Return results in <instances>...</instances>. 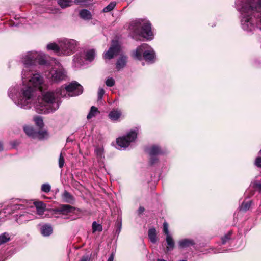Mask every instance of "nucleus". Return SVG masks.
<instances>
[{
  "label": "nucleus",
  "mask_w": 261,
  "mask_h": 261,
  "mask_svg": "<svg viewBox=\"0 0 261 261\" xmlns=\"http://www.w3.org/2000/svg\"><path fill=\"white\" fill-rule=\"evenodd\" d=\"M21 61L24 65L22 71L23 84L10 88L9 97L17 106L24 109H29L34 104L39 113L47 114L57 110L59 103L55 93L45 92L47 86L43 83V77L38 73H32L36 63L45 64V55L41 51H29L22 56Z\"/></svg>",
  "instance_id": "f257e3e1"
},
{
  "label": "nucleus",
  "mask_w": 261,
  "mask_h": 261,
  "mask_svg": "<svg viewBox=\"0 0 261 261\" xmlns=\"http://www.w3.org/2000/svg\"><path fill=\"white\" fill-rule=\"evenodd\" d=\"M236 6L242 15L241 22L242 28L244 30H251L253 25L249 21L250 18H248V14L254 10L257 11L261 8V0H236Z\"/></svg>",
  "instance_id": "f03ea898"
},
{
  "label": "nucleus",
  "mask_w": 261,
  "mask_h": 261,
  "mask_svg": "<svg viewBox=\"0 0 261 261\" xmlns=\"http://www.w3.org/2000/svg\"><path fill=\"white\" fill-rule=\"evenodd\" d=\"M129 29L134 34L133 38L139 39L138 37H142L147 40L153 39L150 23L146 20L136 19L130 23Z\"/></svg>",
  "instance_id": "7ed1b4c3"
},
{
  "label": "nucleus",
  "mask_w": 261,
  "mask_h": 261,
  "mask_svg": "<svg viewBox=\"0 0 261 261\" xmlns=\"http://www.w3.org/2000/svg\"><path fill=\"white\" fill-rule=\"evenodd\" d=\"M142 54L143 55L144 59L148 62H153L155 58V53L153 49L148 44L144 43L139 46L134 53V57L141 59Z\"/></svg>",
  "instance_id": "20e7f679"
},
{
  "label": "nucleus",
  "mask_w": 261,
  "mask_h": 261,
  "mask_svg": "<svg viewBox=\"0 0 261 261\" xmlns=\"http://www.w3.org/2000/svg\"><path fill=\"white\" fill-rule=\"evenodd\" d=\"M62 56H70L76 50L79 45V42L74 39L64 38L59 41Z\"/></svg>",
  "instance_id": "39448f33"
},
{
  "label": "nucleus",
  "mask_w": 261,
  "mask_h": 261,
  "mask_svg": "<svg viewBox=\"0 0 261 261\" xmlns=\"http://www.w3.org/2000/svg\"><path fill=\"white\" fill-rule=\"evenodd\" d=\"M65 92L68 93V95L69 96H78L82 93L83 87L77 82H74L67 86L65 87V89H62L58 91V92L56 93H55V94L56 95L57 97V100L59 104V103L58 100V96L60 95L61 96H65L66 95L63 93H65Z\"/></svg>",
  "instance_id": "423d86ee"
},
{
  "label": "nucleus",
  "mask_w": 261,
  "mask_h": 261,
  "mask_svg": "<svg viewBox=\"0 0 261 261\" xmlns=\"http://www.w3.org/2000/svg\"><path fill=\"white\" fill-rule=\"evenodd\" d=\"M46 75L48 79L54 82L64 80L66 77V72L59 62L56 63L55 66L46 74Z\"/></svg>",
  "instance_id": "0eeeda50"
},
{
  "label": "nucleus",
  "mask_w": 261,
  "mask_h": 261,
  "mask_svg": "<svg viewBox=\"0 0 261 261\" xmlns=\"http://www.w3.org/2000/svg\"><path fill=\"white\" fill-rule=\"evenodd\" d=\"M137 133L135 130L130 131L127 134L117 139V144L119 146L118 149L126 148L131 142L137 138Z\"/></svg>",
  "instance_id": "6e6552de"
},
{
  "label": "nucleus",
  "mask_w": 261,
  "mask_h": 261,
  "mask_svg": "<svg viewBox=\"0 0 261 261\" xmlns=\"http://www.w3.org/2000/svg\"><path fill=\"white\" fill-rule=\"evenodd\" d=\"M120 50V46L117 41H113L111 47L104 54V58L107 59H111L114 56L117 55Z\"/></svg>",
  "instance_id": "1a4fd4ad"
},
{
  "label": "nucleus",
  "mask_w": 261,
  "mask_h": 261,
  "mask_svg": "<svg viewBox=\"0 0 261 261\" xmlns=\"http://www.w3.org/2000/svg\"><path fill=\"white\" fill-rule=\"evenodd\" d=\"M146 151L149 154L150 156V162L151 164H153L157 161L156 155L162 153L161 148L156 145H153L146 149Z\"/></svg>",
  "instance_id": "9d476101"
},
{
  "label": "nucleus",
  "mask_w": 261,
  "mask_h": 261,
  "mask_svg": "<svg viewBox=\"0 0 261 261\" xmlns=\"http://www.w3.org/2000/svg\"><path fill=\"white\" fill-rule=\"evenodd\" d=\"M74 210V207L70 205L64 204L58 208L55 209L54 211L55 215H67L69 213L73 212Z\"/></svg>",
  "instance_id": "9b49d317"
},
{
  "label": "nucleus",
  "mask_w": 261,
  "mask_h": 261,
  "mask_svg": "<svg viewBox=\"0 0 261 261\" xmlns=\"http://www.w3.org/2000/svg\"><path fill=\"white\" fill-rule=\"evenodd\" d=\"M261 9V7L258 9L257 11L254 10H253L252 13H249L248 14V18H250L249 22H251L252 23V25H253V28L252 27V29L251 30H247V31H252L253 30L255 29V28H259L260 30H261V16L259 18H253L252 17V15L254 13L255 11L258 12L259 10Z\"/></svg>",
  "instance_id": "f8f14e48"
},
{
  "label": "nucleus",
  "mask_w": 261,
  "mask_h": 261,
  "mask_svg": "<svg viewBox=\"0 0 261 261\" xmlns=\"http://www.w3.org/2000/svg\"><path fill=\"white\" fill-rule=\"evenodd\" d=\"M195 244V241L191 239H182L178 242V245L180 249L188 248Z\"/></svg>",
  "instance_id": "ddd939ff"
},
{
  "label": "nucleus",
  "mask_w": 261,
  "mask_h": 261,
  "mask_svg": "<svg viewBox=\"0 0 261 261\" xmlns=\"http://www.w3.org/2000/svg\"><path fill=\"white\" fill-rule=\"evenodd\" d=\"M34 216L30 214L28 212H24L23 214H20L18 218H16V221L18 223L21 224L28 221L34 219Z\"/></svg>",
  "instance_id": "4468645a"
},
{
  "label": "nucleus",
  "mask_w": 261,
  "mask_h": 261,
  "mask_svg": "<svg viewBox=\"0 0 261 261\" xmlns=\"http://www.w3.org/2000/svg\"><path fill=\"white\" fill-rule=\"evenodd\" d=\"M24 206L21 204H15L9 205L4 210V213L11 214L17 210L23 209Z\"/></svg>",
  "instance_id": "2eb2a0df"
},
{
  "label": "nucleus",
  "mask_w": 261,
  "mask_h": 261,
  "mask_svg": "<svg viewBox=\"0 0 261 261\" xmlns=\"http://www.w3.org/2000/svg\"><path fill=\"white\" fill-rule=\"evenodd\" d=\"M46 48L48 50H53L54 52L58 56L61 55V46L55 43H49L46 46Z\"/></svg>",
  "instance_id": "dca6fc26"
},
{
  "label": "nucleus",
  "mask_w": 261,
  "mask_h": 261,
  "mask_svg": "<svg viewBox=\"0 0 261 261\" xmlns=\"http://www.w3.org/2000/svg\"><path fill=\"white\" fill-rule=\"evenodd\" d=\"M41 233L45 237L49 236L53 232L52 227L50 225L45 224L40 228Z\"/></svg>",
  "instance_id": "f3484780"
},
{
  "label": "nucleus",
  "mask_w": 261,
  "mask_h": 261,
  "mask_svg": "<svg viewBox=\"0 0 261 261\" xmlns=\"http://www.w3.org/2000/svg\"><path fill=\"white\" fill-rule=\"evenodd\" d=\"M121 116V112L120 110L118 109H114L111 111L109 114V118L113 121H116L118 120V119Z\"/></svg>",
  "instance_id": "a211bd4d"
},
{
  "label": "nucleus",
  "mask_w": 261,
  "mask_h": 261,
  "mask_svg": "<svg viewBox=\"0 0 261 261\" xmlns=\"http://www.w3.org/2000/svg\"><path fill=\"white\" fill-rule=\"evenodd\" d=\"M166 241L168 246L166 248L167 251L172 250L175 246V242L171 235L166 236Z\"/></svg>",
  "instance_id": "6ab92c4d"
},
{
  "label": "nucleus",
  "mask_w": 261,
  "mask_h": 261,
  "mask_svg": "<svg viewBox=\"0 0 261 261\" xmlns=\"http://www.w3.org/2000/svg\"><path fill=\"white\" fill-rule=\"evenodd\" d=\"M34 204L33 208L36 209L37 213L40 215L43 214L45 208L44 204L42 202H37L34 203Z\"/></svg>",
  "instance_id": "aec40b11"
},
{
  "label": "nucleus",
  "mask_w": 261,
  "mask_h": 261,
  "mask_svg": "<svg viewBox=\"0 0 261 261\" xmlns=\"http://www.w3.org/2000/svg\"><path fill=\"white\" fill-rule=\"evenodd\" d=\"M81 18L84 20H90L92 19V14L91 12L87 9H83L79 12Z\"/></svg>",
  "instance_id": "412c9836"
},
{
  "label": "nucleus",
  "mask_w": 261,
  "mask_h": 261,
  "mask_svg": "<svg viewBox=\"0 0 261 261\" xmlns=\"http://www.w3.org/2000/svg\"><path fill=\"white\" fill-rule=\"evenodd\" d=\"M148 237L152 243H155L157 241L156 232L155 228H150L148 230Z\"/></svg>",
  "instance_id": "4be33fe9"
},
{
  "label": "nucleus",
  "mask_w": 261,
  "mask_h": 261,
  "mask_svg": "<svg viewBox=\"0 0 261 261\" xmlns=\"http://www.w3.org/2000/svg\"><path fill=\"white\" fill-rule=\"evenodd\" d=\"M126 63V57L125 56H122L120 58L117 62L116 63V68L118 70H120L123 68L125 65Z\"/></svg>",
  "instance_id": "5701e85b"
},
{
  "label": "nucleus",
  "mask_w": 261,
  "mask_h": 261,
  "mask_svg": "<svg viewBox=\"0 0 261 261\" xmlns=\"http://www.w3.org/2000/svg\"><path fill=\"white\" fill-rule=\"evenodd\" d=\"M63 200L67 203H72L74 201L73 197L67 191H65L62 194Z\"/></svg>",
  "instance_id": "b1692460"
},
{
  "label": "nucleus",
  "mask_w": 261,
  "mask_h": 261,
  "mask_svg": "<svg viewBox=\"0 0 261 261\" xmlns=\"http://www.w3.org/2000/svg\"><path fill=\"white\" fill-rule=\"evenodd\" d=\"M48 136V133L45 130H39L36 132L34 138L42 140L46 138Z\"/></svg>",
  "instance_id": "393cba45"
},
{
  "label": "nucleus",
  "mask_w": 261,
  "mask_h": 261,
  "mask_svg": "<svg viewBox=\"0 0 261 261\" xmlns=\"http://www.w3.org/2000/svg\"><path fill=\"white\" fill-rule=\"evenodd\" d=\"M72 0H58V3L62 8H65L72 5Z\"/></svg>",
  "instance_id": "a878e982"
},
{
  "label": "nucleus",
  "mask_w": 261,
  "mask_h": 261,
  "mask_svg": "<svg viewBox=\"0 0 261 261\" xmlns=\"http://www.w3.org/2000/svg\"><path fill=\"white\" fill-rule=\"evenodd\" d=\"M10 240V237L8 233H3L0 235V245L9 242Z\"/></svg>",
  "instance_id": "bb28decb"
},
{
  "label": "nucleus",
  "mask_w": 261,
  "mask_h": 261,
  "mask_svg": "<svg viewBox=\"0 0 261 261\" xmlns=\"http://www.w3.org/2000/svg\"><path fill=\"white\" fill-rule=\"evenodd\" d=\"M24 131L26 134L33 138H34L36 132L34 131L33 128L31 126H25L23 127Z\"/></svg>",
  "instance_id": "cd10ccee"
},
{
  "label": "nucleus",
  "mask_w": 261,
  "mask_h": 261,
  "mask_svg": "<svg viewBox=\"0 0 261 261\" xmlns=\"http://www.w3.org/2000/svg\"><path fill=\"white\" fill-rule=\"evenodd\" d=\"M95 56V51L94 49H90L88 50L85 55L86 60L91 61L93 60Z\"/></svg>",
  "instance_id": "c85d7f7f"
},
{
  "label": "nucleus",
  "mask_w": 261,
  "mask_h": 261,
  "mask_svg": "<svg viewBox=\"0 0 261 261\" xmlns=\"http://www.w3.org/2000/svg\"><path fill=\"white\" fill-rule=\"evenodd\" d=\"M98 112H99L97 108L94 106H92L90 112L87 116V118L88 119L92 118L93 117L95 116V115Z\"/></svg>",
  "instance_id": "c756f323"
},
{
  "label": "nucleus",
  "mask_w": 261,
  "mask_h": 261,
  "mask_svg": "<svg viewBox=\"0 0 261 261\" xmlns=\"http://www.w3.org/2000/svg\"><path fill=\"white\" fill-rule=\"evenodd\" d=\"M116 3L115 2H111L107 6L105 7L103 10L102 12L104 13H107L110 12L112 10L114 9L115 7L116 6Z\"/></svg>",
  "instance_id": "7c9ffc66"
},
{
  "label": "nucleus",
  "mask_w": 261,
  "mask_h": 261,
  "mask_svg": "<svg viewBox=\"0 0 261 261\" xmlns=\"http://www.w3.org/2000/svg\"><path fill=\"white\" fill-rule=\"evenodd\" d=\"M92 227L93 232H95L96 231L101 232L102 230V225L100 224L97 223L95 221L93 222Z\"/></svg>",
  "instance_id": "2f4dec72"
},
{
  "label": "nucleus",
  "mask_w": 261,
  "mask_h": 261,
  "mask_svg": "<svg viewBox=\"0 0 261 261\" xmlns=\"http://www.w3.org/2000/svg\"><path fill=\"white\" fill-rule=\"evenodd\" d=\"M251 202L248 201L246 202H243L241 205L240 206V210L243 211H246L249 209L251 206Z\"/></svg>",
  "instance_id": "473e14b6"
},
{
  "label": "nucleus",
  "mask_w": 261,
  "mask_h": 261,
  "mask_svg": "<svg viewBox=\"0 0 261 261\" xmlns=\"http://www.w3.org/2000/svg\"><path fill=\"white\" fill-rule=\"evenodd\" d=\"M41 190L43 192L48 193L50 191L51 186L48 183L44 184L42 185Z\"/></svg>",
  "instance_id": "72a5a7b5"
},
{
  "label": "nucleus",
  "mask_w": 261,
  "mask_h": 261,
  "mask_svg": "<svg viewBox=\"0 0 261 261\" xmlns=\"http://www.w3.org/2000/svg\"><path fill=\"white\" fill-rule=\"evenodd\" d=\"M34 120L35 124L39 127H42L43 126V122L41 117H36L34 118Z\"/></svg>",
  "instance_id": "f704fd0d"
},
{
  "label": "nucleus",
  "mask_w": 261,
  "mask_h": 261,
  "mask_svg": "<svg viewBox=\"0 0 261 261\" xmlns=\"http://www.w3.org/2000/svg\"><path fill=\"white\" fill-rule=\"evenodd\" d=\"M73 61L75 63L76 65H77H77H81L83 63V60L78 55L74 56Z\"/></svg>",
  "instance_id": "c9c22d12"
},
{
  "label": "nucleus",
  "mask_w": 261,
  "mask_h": 261,
  "mask_svg": "<svg viewBox=\"0 0 261 261\" xmlns=\"http://www.w3.org/2000/svg\"><path fill=\"white\" fill-rule=\"evenodd\" d=\"M95 152L96 155L99 158H102L103 149L102 147H97L95 150Z\"/></svg>",
  "instance_id": "e433bc0d"
},
{
  "label": "nucleus",
  "mask_w": 261,
  "mask_h": 261,
  "mask_svg": "<svg viewBox=\"0 0 261 261\" xmlns=\"http://www.w3.org/2000/svg\"><path fill=\"white\" fill-rule=\"evenodd\" d=\"M105 83L106 85L108 87H112L115 84V80L112 77H108Z\"/></svg>",
  "instance_id": "4c0bfd02"
},
{
  "label": "nucleus",
  "mask_w": 261,
  "mask_h": 261,
  "mask_svg": "<svg viewBox=\"0 0 261 261\" xmlns=\"http://www.w3.org/2000/svg\"><path fill=\"white\" fill-rule=\"evenodd\" d=\"M231 231H229L228 232V233H227L226 234H225L224 237H223L222 238V244H225V243H226L228 240H229L230 239V236L231 235Z\"/></svg>",
  "instance_id": "58836bf2"
},
{
  "label": "nucleus",
  "mask_w": 261,
  "mask_h": 261,
  "mask_svg": "<svg viewBox=\"0 0 261 261\" xmlns=\"http://www.w3.org/2000/svg\"><path fill=\"white\" fill-rule=\"evenodd\" d=\"M64 163H65L64 158L62 155V153H61L60 156H59V167L60 168H62L64 166Z\"/></svg>",
  "instance_id": "ea45409f"
},
{
  "label": "nucleus",
  "mask_w": 261,
  "mask_h": 261,
  "mask_svg": "<svg viewBox=\"0 0 261 261\" xmlns=\"http://www.w3.org/2000/svg\"><path fill=\"white\" fill-rule=\"evenodd\" d=\"M163 231L166 234V236L168 235H171L169 233V229H168V224L167 222H165L163 223Z\"/></svg>",
  "instance_id": "a19ab883"
},
{
  "label": "nucleus",
  "mask_w": 261,
  "mask_h": 261,
  "mask_svg": "<svg viewBox=\"0 0 261 261\" xmlns=\"http://www.w3.org/2000/svg\"><path fill=\"white\" fill-rule=\"evenodd\" d=\"M105 94V90L102 88H99L98 91V100H101Z\"/></svg>",
  "instance_id": "79ce46f5"
},
{
  "label": "nucleus",
  "mask_w": 261,
  "mask_h": 261,
  "mask_svg": "<svg viewBox=\"0 0 261 261\" xmlns=\"http://www.w3.org/2000/svg\"><path fill=\"white\" fill-rule=\"evenodd\" d=\"M254 164L256 167L261 168V157H257L255 159Z\"/></svg>",
  "instance_id": "37998d69"
},
{
  "label": "nucleus",
  "mask_w": 261,
  "mask_h": 261,
  "mask_svg": "<svg viewBox=\"0 0 261 261\" xmlns=\"http://www.w3.org/2000/svg\"><path fill=\"white\" fill-rule=\"evenodd\" d=\"M253 186L254 188L257 189L260 192H261V183L255 182L253 184Z\"/></svg>",
  "instance_id": "c03bdc74"
},
{
  "label": "nucleus",
  "mask_w": 261,
  "mask_h": 261,
  "mask_svg": "<svg viewBox=\"0 0 261 261\" xmlns=\"http://www.w3.org/2000/svg\"><path fill=\"white\" fill-rule=\"evenodd\" d=\"M86 0H74L73 2L74 3L76 4H82L85 3Z\"/></svg>",
  "instance_id": "a18cd8bd"
},
{
  "label": "nucleus",
  "mask_w": 261,
  "mask_h": 261,
  "mask_svg": "<svg viewBox=\"0 0 261 261\" xmlns=\"http://www.w3.org/2000/svg\"><path fill=\"white\" fill-rule=\"evenodd\" d=\"M79 261H89V258L87 256H83L81 257Z\"/></svg>",
  "instance_id": "49530a36"
},
{
  "label": "nucleus",
  "mask_w": 261,
  "mask_h": 261,
  "mask_svg": "<svg viewBox=\"0 0 261 261\" xmlns=\"http://www.w3.org/2000/svg\"><path fill=\"white\" fill-rule=\"evenodd\" d=\"M144 211V208L142 206H140L138 209V213L139 214H142Z\"/></svg>",
  "instance_id": "de8ad7c7"
},
{
  "label": "nucleus",
  "mask_w": 261,
  "mask_h": 261,
  "mask_svg": "<svg viewBox=\"0 0 261 261\" xmlns=\"http://www.w3.org/2000/svg\"><path fill=\"white\" fill-rule=\"evenodd\" d=\"M114 258V255L113 253H112L110 256L109 257L108 261H113Z\"/></svg>",
  "instance_id": "09e8293b"
},
{
  "label": "nucleus",
  "mask_w": 261,
  "mask_h": 261,
  "mask_svg": "<svg viewBox=\"0 0 261 261\" xmlns=\"http://www.w3.org/2000/svg\"><path fill=\"white\" fill-rule=\"evenodd\" d=\"M3 150V146L2 143L0 142V151H2Z\"/></svg>",
  "instance_id": "8fccbe9b"
},
{
  "label": "nucleus",
  "mask_w": 261,
  "mask_h": 261,
  "mask_svg": "<svg viewBox=\"0 0 261 261\" xmlns=\"http://www.w3.org/2000/svg\"><path fill=\"white\" fill-rule=\"evenodd\" d=\"M158 260V261H166V260H164V259H158V260Z\"/></svg>",
  "instance_id": "3c124183"
},
{
  "label": "nucleus",
  "mask_w": 261,
  "mask_h": 261,
  "mask_svg": "<svg viewBox=\"0 0 261 261\" xmlns=\"http://www.w3.org/2000/svg\"><path fill=\"white\" fill-rule=\"evenodd\" d=\"M259 153L261 155V150L259 151Z\"/></svg>",
  "instance_id": "603ef678"
},
{
  "label": "nucleus",
  "mask_w": 261,
  "mask_h": 261,
  "mask_svg": "<svg viewBox=\"0 0 261 261\" xmlns=\"http://www.w3.org/2000/svg\"><path fill=\"white\" fill-rule=\"evenodd\" d=\"M180 261H187L186 260H180Z\"/></svg>",
  "instance_id": "864d4df0"
},
{
  "label": "nucleus",
  "mask_w": 261,
  "mask_h": 261,
  "mask_svg": "<svg viewBox=\"0 0 261 261\" xmlns=\"http://www.w3.org/2000/svg\"><path fill=\"white\" fill-rule=\"evenodd\" d=\"M56 217L58 218V217H59V216H56Z\"/></svg>",
  "instance_id": "5fc2aeb1"
}]
</instances>
